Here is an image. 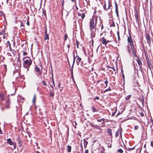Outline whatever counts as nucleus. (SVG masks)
<instances>
[{"mask_svg": "<svg viewBox=\"0 0 153 153\" xmlns=\"http://www.w3.org/2000/svg\"><path fill=\"white\" fill-rule=\"evenodd\" d=\"M108 68H110L111 69H113L114 71L115 72V73H116V72H118V68L117 67H116V70L115 68H114V67H110L109 66H108Z\"/></svg>", "mask_w": 153, "mask_h": 153, "instance_id": "obj_17", "label": "nucleus"}, {"mask_svg": "<svg viewBox=\"0 0 153 153\" xmlns=\"http://www.w3.org/2000/svg\"><path fill=\"white\" fill-rule=\"evenodd\" d=\"M17 141L18 142L19 146L21 147L22 145L23 144L22 142V141L21 140L19 137L17 139Z\"/></svg>", "mask_w": 153, "mask_h": 153, "instance_id": "obj_10", "label": "nucleus"}, {"mask_svg": "<svg viewBox=\"0 0 153 153\" xmlns=\"http://www.w3.org/2000/svg\"><path fill=\"white\" fill-rule=\"evenodd\" d=\"M121 72L122 74H124L123 73V68L122 67V68L121 69Z\"/></svg>", "mask_w": 153, "mask_h": 153, "instance_id": "obj_60", "label": "nucleus"}, {"mask_svg": "<svg viewBox=\"0 0 153 153\" xmlns=\"http://www.w3.org/2000/svg\"><path fill=\"white\" fill-rule=\"evenodd\" d=\"M67 147L68 152L69 153L71 152V146L70 145H68Z\"/></svg>", "mask_w": 153, "mask_h": 153, "instance_id": "obj_19", "label": "nucleus"}, {"mask_svg": "<svg viewBox=\"0 0 153 153\" xmlns=\"http://www.w3.org/2000/svg\"><path fill=\"white\" fill-rule=\"evenodd\" d=\"M77 125V124L75 121L74 122V124H73V125L75 127H76V126Z\"/></svg>", "mask_w": 153, "mask_h": 153, "instance_id": "obj_50", "label": "nucleus"}, {"mask_svg": "<svg viewBox=\"0 0 153 153\" xmlns=\"http://www.w3.org/2000/svg\"><path fill=\"white\" fill-rule=\"evenodd\" d=\"M146 59L147 61V63L150 62V59L148 56H146Z\"/></svg>", "mask_w": 153, "mask_h": 153, "instance_id": "obj_37", "label": "nucleus"}, {"mask_svg": "<svg viewBox=\"0 0 153 153\" xmlns=\"http://www.w3.org/2000/svg\"><path fill=\"white\" fill-rule=\"evenodd\" d=\"M120 134V129H118V130L116 131L115 134L116 137H117Z\"/></svg>", "mask_w": 153, "mask_h": 153, "instance_id": "obj_27", "label": "nucleus"}, {"mask_svg": "<svg viewBox=\"0 0 153 153\" xmlns=\"http://www.w3.org/2000/svg\"><path fill=\"white\" fill-rule=\"evenodd\" d=\"M54 95V92H50L49 93V96L51 97H53Z\"/></svg>", "mask_w": 153, "mask_h": 153, "instance_id": "obj_28", "label": "nucleus"}, {"mask_svg": "<svg viewBox=\"0 0 153 153\" xmlns=\"http://www.w3.org/2000/svg\"><path fill=\"white\" fill-rule=\"evenodd\" d=\"M107 132L108 133V135L111 137H112V130L110 128H108Z\"/></svg>", "mask_w": 153, "mask_h": 153, "instance_id": "obj_16", "label": "nucleus"}, {"mask_svg": "<svg viewBox=\"0 0 153 153\" xmlns=\"http://www.w3.org/2000/svg\"><path fill=\"white\" fill-rule=\"evenodd\" d=\"M58 87L59 88H61L60 90V91L61 92L63 88L64 87V86L63 85V86H61V84L60 82H59V83Z\"/></svg>", "mask_w": 153, "mask_h": 153, "instance_id": "obj_21", "label": "nucleus"}, {"mask_svg": "<svg viewBox=\"0 0 153 153\" xmlns=\"http://www.w3.org/2000/svg\"><path fill=\"white\" fill-rule=\"evenodd\" d=\"M3 14V12L0 10V16H2Z\"/></svg>", "mask_w": 153, "mask_h": 153, "instance_id": "obj_58", "label": "nucleus"}, {"mask_svg": "<svg viewBox=\"0 0 153 153\" xmlns=\"http://www.w3.org/2000/svg\"><path fill=\"white\" fill-rule=\"evenodd\" d=\"M7 43L8 44V45H9V48L10 51H12V49L11 47V44L10 43V42L9 41H7Z\"/></svg>", "mask_w": 153, "mask_h": 153, "instance_id": "obj_26", "label": "nucleus"}, {"mask_svg": "<svg viewBox=\"0 0 153 153\" xmlns=\"http://www.w3.org/2000/svg\"><path fill=\"white\" fill-rule=\"evenodd\" d=\"M32 60L30 58L28 59L25 60L23 62V66L25 68L27 69V71L29 70L30 67L32 63Z\"/></svg>", "mask_w": 153, "mask_h": 153, "instance_id": "obj_3", "label": "nucleus"}, {"mask_svg": "<svg viewBox=\"0 0 153 153\" xmlns=\"http://www.w3.org/2000/svg\"><path fill=\"white\" fill-rule=\"evenodd\" d=\"M131 95H128L127 96H126L125 97V99H126V100H128L130 99V98H131Z\"/></svg>", "mask_w": 153, "mask_h": 153, "instance_id": "obj_31", "label": "nucleus"}, {"mask_svg": "<svg viewBox=\"0 0 153 153\" xmlns=\"http://www.w3.org/2000/svg\"><path fill=\"white\" fill-rule=\"evenodd\" d=\"M145 36L147 42L149 44H150L151 43V40L150 35L149 33H147L145 34Z\"/></svg>", "mask_w": 153, "mask_h": 153, "instance_id": "obj_7", "label": "nucleus"}, {"mask_svg": "<svg viewBox=\"0 0 153 153\" xmlns=\"http://www.w3.org/2000/svg\"><path fill=\"white\" fill-rule=\"evenodd\" d=\"M76 58L77 59V60H78V61L76 60V62L77 63V65H79L81 62V61L82 59L78 55H77L76 56Z\"/></svg>", "mask_w": 153, "mask_h": 153, "instance_id": "obj_14", "label": "nucleus"}, {"mask_svg": "<svg viewBox=\"0 0 153 153\" xmlns=\"http://www.w3.org/2000/svg\"><path fill=\"white\" fill-rule=\"evenodd\" d=\"M91 108L92 111L93 112H98L99 111V108H97L94 106H93Z\"/></svg>", "mask_w": 153, "mask_h": 153, "instance_id": "obj_12", "label": "nucleus"}, {"mask_svg": "<svg viewBox=\"0 0 153 153\" xmlns=\"http://www.w3.org/2000/svg\"><path fill=\"white\" fill-rule=\"evenodd\" d=\"M105 119L104 118H102L100 119H97V121L98 122H100L102 121V123L101 124H102V125L101 126V127H103L104 126V125L105 124Z\"/></svg>", "mask_w": 153, "mask_h": 153, "instance_id": "obj_8", "label": "nucleus"}, {"mask_svg": "<svg viewBox=\"0 0 153 153\" xmlns=\"http://www.w3.org/2000/svg\"><path fill=\"white\" fill-rule=\"evenodd\" d=\"M138 128V126H134V129L135 130H137Z\"/></svg>", "mask_w": 153, "mask_h": 153, "instance_id": "obj_49", "label": "nucleus"}, {"mask_svg": "<svg viewBox=\"0 0 153 153\" xmlns=\"http://www.w3.org/2000/svg\"><path fill=\"white\" fill-rule=\"evenodd\" d=\"M45 35L46 34H48V33H47V28L46 27L45 29Z\"/></svg>", "mask_w": 153, "mask_h": 153, "instance_id": "obj_52", "label": "nucleus"}, {"mask_svg": "<svg viewBox=\"0 0 153 153\" xmlns=\"http://www.w3.org/2000/svg\"><path fill=\"white\" fill-rule=\"evenodd\" d=\"M23 56H26L27 55V53L23 51H22Z\"/></svg>", "mask_w": 153, "mask_h": 153, "instance_id": "obj_47", "label": "nucleus"}, {"mask_svg": "<svg viewBox=\"0 0 153 153\" xmlns=\"http://www.w3.org/2000/svg\"><path fill=\"white\" fill-rule=\"evenodd\" d=\"M91 33H92L91 35V38H94L95 36V32L93 30V32Z\"/></svg>", "mask_w": 153, "mask_h": 153, "instance_id": "obj_35", "label": "nucleus"}, {"mask_svg": "<svg viewBox=\"0 0 153 153\" xmlns=\"http://www.w3.org/2000/svg\"><path fill=\"white\" fill-rule=\"evenodd\" d=\"M7 143L10 145H13V142L12 141L10 138H8L7 139Z\"/></svg>", "mask_w": 153, "mask_h": 153, "instance_id": "obj_13", "label": "nucleus"}, {"mask_svg": "<svg viewBox=\"0 0 153 153\" xmlns=\"http://www.w3.org/2000/svg\"><path fill=\"white\" fill-rule=\"evenodd\" d=\"M151 146L153 148V141H151Z\"/></svg>", "mask_w": 153, "mask_h": 153, "instance_id": "obj_61", "label": "nucleus"}, {"mask_svg": "<svg viewBox=\"0 0 153 153\" xmlns=\"http://www.w3.org/2000/svg\"><path fill=\"white\" fill-rule=\"evenodd\" d=\"M100 153H106L105 152V149L104 148L102 149V150L100 152Z\"/></svg>", "mask_w": 153, "mask_h": 153, "instance_id": "obj_42", "label": "nucleus"}, {"mask_svg": "<svg viewBox=\"0 0 153 153\" xmlns=\"http://www.w3.org/2000/svg\"><path fill=\"white\" fill-rule=\"evenodd\" d=\"M104 83L106 85L105 87L106 88L107 87V84H108V81L107 80V78H106V80L105 81Z\"/></svg>", "mask_w": 153, "mask_h": 153, "instance_id": "obj_44", "label": "nucleus"}, {"mask_svg": "<svg viewBox=\"0 0 153 153\" xmlns=\"http://www.w3.org/2000/svg\"><path fill=\"white\" fill-rule=\"evenodd\" d=\"M137 62L138 63V65H139V67L140 68H142V63L140 60L139 59L138 57L137 58Z\"/></svg>", "mask_w": 153, "mask_h": 153, "instance_id": "obj_11", "label": "nucleus"}, {"mask_svg": "<svg viewBox=\"0 0 153 153\" xmlns=\"http://www.w3.org/2000/svg\"><path fill=\"white\" fill-rule=\"evenodd\" d=\"M147 64L148 68L150 69V70L152 69H153V66L151 64V62H147Z\"/></svg>", "mask_w": 153, "mask_h": 153, "instance_id": "obj_15", "label": "nucleus"}, {"mask_svg": "<svg viewBox=\"0 0 153 153\" xmlns=\"http://www.w3.org/2000/svg\"><path fill=\"white\" fill-rule=\"evenodd\" d=\"M97 22V17L95 19V20L93 17L91 19L89 22V29L91 32H93L94 29L95 30V31H96Z\"/></svg>", "mask_w": 153, "mask_h": 153, "instance_id": "obj_2", "label": "nucleus"}, {"mask_svg": "<svg viewBox=\"0 0 153 153\" xmlns=\"http://www.w3.org/2000/svg\"><path fill=\"white\" fill-rule=\"evenodd\" d=\"M111 91V89L110 88H109L108 89H107L106 90H105L104 91V93H105L106 92H107L108 91Z\"/></svg>", "mask_w": 153, "mask_h": 153, "instance_id": "obj_40", "label": "nucleus"}, {"mask_svg": "<svg viewBox=\"0 0 153 153\" xmlns=\"http://www.w3.org/2000/svg\"><path fill=\"white\" fill-rule=\"evenodd\" d=\"M127 150L128 151H131L134 150V147L130 148L128 147H127L126 148Z\"/></svg>", "mask_w": 153, "mask_h": 153, "instance_id": "obj_29", "label": "nucleus"}, {"mask_svg": "<svg viewBox=\"0 0 153 153\" xmlns=\"http://www.w3.org/2000/svg\"><path fill=\"white\" fill-rule=\"evenodd\" d=\"M40 66L41 67V69H40L37 65H35V67L34 68L35 71L36 72H38L39 74L41 75L42 73V65H40Z\"/></svg>", "mask_w": 153, "mask_h": 153, "instance_id": "obj_5", "label": "nucleus"}, {"mask_svg": "<svg viewBox=\"0 0 153 153\" xmlns=\"http://www.w3.org/2000/svg\"><path fill=\"white\" fill-rule=\"evenodd\" d=\"M46 39H49V35L48 34L45 35L44 37V40Z\"/></svg>", "mask_w": 153, "mask_h": 153, "instance_id": "obj_23", "label": "nucleus"}, {"mask_svg": "<svg viewBox=\"0 0 153 153\" xmlns=\"http://www.w3.org/2000/svg\"><path fill=\"white\" fill-rule=\"evenodd\" d=\"M85 153H88V150H86L85 151Z\"/></svg>", "mask_w": 153, "mask_h": 153, "instance_id": "obj_64", "label": "nucleus"}, {"mask_svg": "<svg viewBox=\"0 0 153 153\" xmlns=\"http://www.w3.org/2000/svg\"><path fill=\"white\" fill-rule=\"evenodd\" d=\"M141 102L142 104L143 105V104H144V99L143 98V99H141Z\"/></svg>", "mask_w": 153, "mask_h": 153, "instance_id": "obj_55", "label": "nucleus"}, {"mask_svg": "<svg viewBox=\"0 0 153 153\" xmlns=\"http://www.w3.org/2000/svg\"><path fill=\"white\" fill-rule=\"evenodd\" d=\"M52 83H53V85L54 86H55V83H54V81L53 79H52Z\"/></svg>", "mask_w": 153, "mask_h": 153, "instance_id": "obj_53", "label": "nucleus"}, {"mask_svg": "<svg viewBox=\"0 0 153 153\" xmlns=\"http://www.w3.org/2000/svg\"><path fill=\"white\" fill-rule=\"evenodd\" d=\"M140 115L142 117H143V116H144V114L143 112L140 113Z\"/></svg>", "mask_w": 153, "mask_h": 153, "instance_id": "obj_62", "label": "nucleus"}, {"mask_svg": "<svg viewBox=\"0 0 153 153\" xmlns=\"http://www.w3.org/2000/svg\"><path fill=\"white\" fill-rule=\"evenodd\" d=\"M109 143L107 145V146L108 148H111V146H112V145H111L112 141H109Z\"/></svg>", "mask_w": 153, "mask_h": 153, "instance_id": "obj_30", "label": "nucleus"}, {"mask_svg": "<svg viewBox=\"0 0 153 153\" xmlns=\"http://www.w3.org/2000/svg\"><path fill=\"white\" fill-rule=\"evenodd\" d=\"M103 8L105 10H107L108 9H107V8L106 7V3L105 2L104 4V5L103 6Z\"/></svg>", "mask_w": 153, "mask_h": 153, "instance_id": "obj_34", "label": "nucleus"}, {"mask_svg": "<svg viewBox=\"0 0 153 153\" xmlns=\"http://www.w3.org/2000/svg\"><path fill=\"white\" fill-rule=\"evenodd\" d=\"M20 27L21 28V29L24 30L25 29V25L22 22L21 23Z\"/></svg>", "mask_w": 153, "mask_h": 153, "instance_id": "obj_20", "label": "nucleus"}, {"mask_svg": "<svg viewBox=\"0 0 153 153\" xmlns=\"http://www.w3.org/2000/svg\"><path fill=\"white\" fill-rule=\"evenodd\" d=\"M42 14L45 17H46V12L45 10L42 9Z\"/></svg>", "mask_w": 153, "mask_h": 153, "instance_id": "obj_33", "label": "nucleus"}, {"mask_svg": "<svg viewBox=\"0 0 153 153\" xmlns=\"http://www.w3.org/2000/svg\"><path fill=\"white\" fill-rule=\"evenodd\" d=\"M75 59H76V57H75V54H74V56H73V64H72V68H73V66L74 65V64Z\"/></svg>", "mask_w": 153, "mask_h": 153, "instance_id": "obj_25", "label": "nucleus"}, {"mask_svg": "<svg viewBox=\"0 0 153 153\" xmlns=\"http://www.w3.org/2000/svg\"><path fill=\"white\" fill-rule=\"evenodd\" d=\"M84 147L85 149L87 146V145L88 144V142L86 141L85 139H84Z\"/></svg>", "mask_w": 153, "mask_h": 153, "instance_id": "obj_18", "label": "nucleus"}, {"mask_svg": "<svg viewBox=\"0 0 153 153\" xmlns=\"http://www.w3.org/2000/svg\"><path fill=\"white\" fill-rule=\"evenodd\" d=\"M0 98L2 101L4 100V95L3 94H0Z\"/></svg>", "mask_w": 153, "mask_h": 153, "instance_id": "obj_22", "label": "nucleus"}, {"mask_svg": "<svg viewBox=\"0 0 153 153\" xmlns=\"http://www.w3.org/2000/svg\"><path fill=\"white\" fill-rule=\"evenodd\" d=\"M9 95H8V99L7 101H6L5 103V105L6 106V109H9L10 108V98H9Z\"/></svg>", "mask_w": 153, "mask_h": 153, "instance_id": "obj_6", "label": "nucleus"}, {"mask_svg": "<svg viewBox=\"0 0 153 153\" xmlns=\"http://www.w3.org/2000/svg\"><path fill=\"white\" fill-rule=\"evenodd\" d=\"M135 17L136 22L137 23H139V14L137 11L135 14Z\"/></svg>", "mask_w": 153, "mask_h": 153, "instance_id": "obj_9", "label": "nucleus"}, {"mask_svg": "<svg viewBox=\"0 0 153 153\" xmlns=\"http://www.w3.org/2000/svg\"><path fill=\"white\" fill-rule=\"evenodd\" d=\"M42 82V83L43 84V85L45 86H47V83L45 81H43Z\"/></svg>", "mask_w": 153, "mask_h": 153, "instance_id": "obj_43", "label": "nucleus"}, {"mask_svg": "<svg viewBox=\"0 0 153 153\" xmlns=\"http://www.w3.org/2000/svg\"><path fill=\"white\" fill-rule=\"evenodd\" d=\"M108 8H107V9H109L111 7L110 4V2L109 1L108 2Z\"/></svg>", "mask_w": 153, "mask_h": 153, "instance_id": "obj_51", "label": "nucleus"}, {"mask_svg": "<svg viewBox=\"0 0 153 153\" xmlns=\"http://www.w3.org/2000/svg\"><path fill=\"white\" fill-rule=\"evenodd\" d=\"M76 43L77 46V48H78L79 47V43L78 41H76Z\"/></svg>", "mask_w": 153, "mask_h": 153, "instance_id": "obj_46", "label": "nucleus"}, {"mask_svg": "<svg viewBox=\"0 0 153 153\" xmlns=\"http://www.w3.org/2000/svg\"><path fill=\"white\" fill-rule=\"evenodd\" d=\"M68 38V36L67 34L66 33L65 34L64 36V40L65 41H66L67 40V38Z\"/></svg>", "mask_w": 153, "mask_h": 153, "instance_id": "obj_36", "label": "nucleus"}, {"mask_svg": "<svg viewBox=\"0 0 153 153\" xmlns=\"http://www.w3.org/2000/svg\"><path fill=\"white\" fill-rule=\"evenodd\" d=\"M85 17V13H82V16H81V17H82V20Z\"/></svg>", "mask_w": 153, "mask_h": 153, "instance_id": "obj_39", "label": "nucleus"}, {"mask_svg": "<svg viewBox=\"0 0 153 153\" xmlns=\"http://www.w3.org/2000/svg\"><path fill=\"white\" fill-rule=\"evenodd\" d=\"M100 41L102 42V44L106 45L109 42H112V40H107L104 37H103L100 39Z\"/></svg>", "mask_w": 153, "mask_h": 153, "instance_id": "obj_4", "label": "nucleus"}, {"mask_svg": "<svg viewBox=\"0 0 153 153\" xmlns=\"http://www.w3.org/2000/svg\"><path fill=\"white\" fill-rule=\"evenodd\" d=\"M29 17H28V18L27 19V22H26V24L28 26H29L30 25V23H29Z\"/></svg>", "mask_w": 153, "mask_h": 153, "instance_id": "obj_41", "label": "nucleus"}, {"mask_svg": "<svg viewBox=\"0 0 153 153\" xmlns=\"http://www.w3.org/2000/svg\"><path fill=\"white\" fill-rule=\"evenodd\" d=\"M129 36L127 37V41L128 43V45L127 46L128 52V53H131V50L134 56V57L137 56L136 54L137 47L136 45L135 44H134L131 36L130 34H129Z\"/></svg>", "mask_w": 153, "mask_h": 153, "instance_id": "obj_1", "label": "nucleus"}, {"mask_svg": "<svg viewBox=\"0 0 153 153\" xmlns=\"http://www.w3.org/2000/svg\"><path fill=\"white\" fill-rule=\"evenodd\" d=\"M104 28L103 25L102 23V25L101 26V30H102Z\"/></svg>", "mask_w": 153, "mask_h": 153, "instance_id": "obj_59", "label": "nucleus"}, {"mask_svg": "<svg viewBox=\"0 0 153 153\" xmlns=\"http://www.w3.org/2000/svg\"><path fill=\"white\" fill-rule=\"evenodd\" d=\"M117 36H120V33L119 31H117Z\"/></svg>", "mask_w": 153, "mask_h": 153, "instance_id": "obj_63", "label": "nucleus"}, {"mask_svg": "<svg viewBox=\"0 0 153 153\" xmlns=\"http://www.w3.org/2000/svg\"><path fill=\"white\" fill-rule=\"evenodd\" d=\"M115 11L119 12L118 10V7L117 4L116 2H115Z\"/></svg>", "mask_w": 153, "mask_h": 153, "instance_id": "obj_24", "label": "nucleus"}, {"mask_svg": "<svg viewBox=\"0 0 153 153\" xmlns=\"http://www.w3.org/2000/svg\"><path fill=\"white\" fill-rule=\"evenodd\" d=\"M117 151L120 153H123V151L121 149H119Z\"/></svg>", "mask_w": 153, "mask_h": 153, "instance_id": "obj_38", "label": "nucleus"}, {"mask_svg": "<svg viewBox=\"0 0 153 153\" xmlns=\"http://www.w3.org/2000/svg\"><path fill=\"white\" fill-rule=\"evenodd\" d=\"M5 32L4 30L1 31V32H0V35H2L4 34V33Z\"/></svg>", "mask_w": 153, "mask_h": 153, "instance_id": "obj_48", "label": "nucleus"}, {"mask_svg": "<svg viewBox=\"0 0 153 153\" xmlns=\"http://www.w3.org/2000/svg\"><path fill=\"white\" fill-rule=\"evenodd\" d=\"M13 145L14 147V149H15L16 147V144L15 143H13Z\"/></svg>", "mask_w": 153, "mask_h": 153, "instance_id": "obj_56", "label": "nucleus"}, {"mask_svg": "<svg viewBox=\"0 0 153 153\" xmlns=\"http://www.w3.org/2000/svg\"><path fill=\"white\" fill-rule=\"evenodd\" d=\"M116 13L117 14V16L118 17H119V12H116Z\"/></svg>", "mask_w": 153, "mask_h": 153, "instance_id": "obj_54", "label": "nucleus"}, {"mask_svg": "<svg viewBox=\"0 0 153 153\" xmlns=\"http://www.w3.org/2000/svg\"><path fill=\"white\" fill-rule=\"evenodd\" d=\"M36 100V96L35 94L34 95L33 97V102L34 103L35 102Z\"/></svg>", "mask_w": 153, "mask_h": 153, "instance_id": "obj_32", "label": "nucleus"}, {"mask_svg": "<svg viewBox=\"0 0 153 153\" xmlns=\"http://www.w3.org/2000/svg\"><path fill=\"white\" fill-rule=\"evenodd\" d=\"M115 26V25L114 24V22L113 21V23H112V24L111 25H110V27H114Z\"/></svg>", "mask_w": 153, "mask_h": 153, "instance_id": "obj_45", "label": "nucleus"}, {"mask_svg": "<svg viewBox=\"0 0 153 153\" xmlns=\"http://www.w3.org/2000/svg\"><path fill=\"white\" fill-rule=\"evenodd\" d=\"M96 99L97 100H99V97H96L95 98H94V100H95Z\"/></svg>", "mask_w": 153, "mask_h": 153, "instance_id": "obj_57", "label": "nucleus"}]
</instances>
